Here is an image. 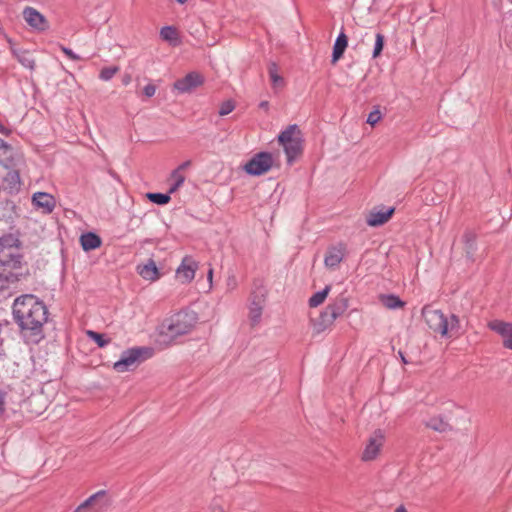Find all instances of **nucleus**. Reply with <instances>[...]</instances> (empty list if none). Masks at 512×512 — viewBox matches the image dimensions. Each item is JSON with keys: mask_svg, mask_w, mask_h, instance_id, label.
I'll list each match as a JSON object with an SVG mask.
<instances>
[{"mask_svg": "<svg viewBox=\"0 0 512 512\" xmlns=\"http://www.w3.org/2000/svg\"><path fill=\"white\" fill-rule=\"evenodd\" d=\"M47 314L45 304L32 294H25L14 300V319L22 329L39 331L47 321Z\"/></svg>", "mask_w": 512, "mask_h": 512, "instance_id": "f257e3e1", "label": "nucleus"}, {"mask_svg": "<svg viewBox=\"0 0 512 512\" xmlns=\"http://www.w3.org/2000/svg\"><path fill=\"white\" fill-rule=\"evenodd\" d=\"M198 321L193 311H179L164 319L159 326V335L165 343H171L177 338L192 332Z\"/></svg>", "mask_w": 512, "mask_h": 512, "instance_id": "f03ea898", "label": "nucleus"}, {"mask_svg": "<svg viewBox=\"0 0 512 512\" xmlns=\"http://www.w3.org/2000/svg\"><path fill=\"white\" fill-rule=\"evenodd\" d=\"M422 316L428 327L442 337H456L460 334L459 319L455 315L447 316L442 311L424 306Z\"/></svg>", "mask_w": 512, "mask_h": 512, "instance_id": "7ed1b4c3", "label": "nucleus"}, {"mask_svg": "<svg viewBox=\"0 0 512 512\" xmlns=\"http://www.w3.org/2000/svg\"><path fill=\"white\" fill-rule=\"evenodd\" d=\"M21 254L19 241L13 235H5L0 238V265L8 268H16L20 264Z\"/></svg>", "mask_w": 512, "mask_h": 512, "instance_id": "20e7f679", "label": "nucleus"}, {"mask_svg": "<svg viewBox=\"0 0 512 512\" xmlns=\"http://www.w3.org/2000/svg\"><path fill=\"white\" fill-rule=\"evenodd\" d=\"M279 143L283 146L288 162L291 163L301 152V132L297 125H289L278 136Z\"/></svg>", "mask_w": 512, "mask_h": 512, "instance_id": "39448f33", "label": "nucleus"}, {"mask_svg": "<svg viewBox=\"0 0 512 512\" xmlns=\"http://www.w3.org/2000/svg\"><path fill=\"white\" fill-rule=\"evenodd\" d=\"M150 356V348H131L122 352L120 359L114 363L113 368L119 373H124L133 369L141 359H146Z\"/></svg>", "mask_w": 512, "mask_h": 512, "instance_id": "423d86ee", "label": "nucleus"}, {"mask_svg": "<svg viewBox=\"0 0 512 512\" xmlns=\"http://www.w3.org/2000/svg\"><path fill=\"white\" fill-rule=\"evenodd\" d=\"M273 165V157L268 152L255 154L244 166L247 174L259 176L268 172Z\"/></svg>", "mask_w": 512, "mask_h": 512, "instance_id": "0eeeda50", "label": "nucleus"}, {"mask_svg": "<svg viewBox=\"0 0 512 512\" xmlns=\"http://www.w3.org/2000/svg\"><path fill=\"white\" fill-rule=\"evenodd\" d=\"M385 434L381 429L375 430L368 438L361 459L365 462L375 460L384 445Z\"/></svg>", "mask_w": 512, "mask_h": 512, "instance_id": "6e6552de", "label": "nucleus"}, {"mask_svg": "<svg viewBox=\"0 0 512 512\" xmlns=\"http://www.w3.org/2000/svg\"><path fill=\"white\" fill-rule=\"evenodd\" d=\"M198 269V263L191 256H185L176 270V277L181 283H190Z\"/></svg>", "mask_w": 512, "mask_h": 512, "instance_id": "1a4fd4ad", "label": "nucleus"}, {"mask_svg": "<svg viewBox=\"0 0 512 512\" xmlns=\"http://www.w3.org/2000/svg\"><path fill=\"white\" fill-rule=\"evenodd\" d=\"M488 327L502 337L505 348L512 350V323L495 319L488 323Z\"/></svg>", "mask_w": 512, "mask_h": 512, "instance_id": "9d476101", "label": "nucleus"}, {"mask_svg": "<svg viewBox=\"0 0 512 512\" xmlns=\"http://www.w3.org/2000/svg\"><path fill=\"white\" fill-rule=\"evenodd\" d=\"M23 17L26 23L34 30L45 31L49 27L45 16L35 8L26 7L23 10Z\"/></svg>", "mask_w": 512, "mask_h": 512, "instance_id": "9b49d317", "label": "nucleus"}, {"mask_svg": "<svg viewBox=\"0 0 512 512\" xmlns=\"http://www.w3.org/2000/svg\"><path fill=\"white\" fill-rule=\"evenodd\" d=\"M32 204L44 214H50L56 207L53 195L46 192H35L32 195Z\"/></svg>", "mask_w": 512, "mask_h": 512, "instance_id": "f8f14e48", "label": "nucleus"}, {"mask_svg": "<svg viewBox=\"0 0 512 512\" xmlns=\"http://www.w3.org/2000/svg\"><path fill=\"white\" fill-rule=\"evenodd\" d=\"M203 76L197 72H190L184 78L174 83V88L181 93H188L203 83Z\"/></svg>", "mask_w": 512, "mask_h": 512, "instance_id": "ddd939ff", "label": "nucleus"}, {"mask_svg": "<svg viewBox=\"0 0 512 512\" xmlns=\"http://www.w3.org/2000/svg\"><path fill=\"white\" fill-rule=\"evenodd\" d=\"M111 504L106 491L100 490L84 501V506L90 505L95 512H104Z\"/></svg>", "mask_w": 512, "mask_h": 512, "instance_id": "4468645a", "label": "nucleus"}, {"mask_svg": "<svg viewBox=\"0 0 512 512\" xmlns=\"http://www.w3.org/2000/svg\"><path fill=\"white\" fill-rule=\"evenodd\" d=\"M344 255L345 246L343 244L328 248L324 259L325 266L329 269H335L342 262Z\"/></svg>", "mask_w": 512, "mask_h": 512, "instance_id": "2eb2a0df", "label": "nucleus"}, {"mask_svg": "<svg viewBox=\"0 0 512 512\" xmlns=\"http://www.w3.org/2000/svg\"><path fill=\"white\" fill-rule=\"evenodd\" d=\"M394 213V208L388 209H374L372 210L366 219V222L371 227H377L386 223Z\"/></svg>", "mask_w": 512, "mask_h": 512, "instance_id": "dca6fc26", "label": "nucleus"}, {"mask_svg": "<svg viewBox=\"0 0 512 512\" xmlns=\"http://www.w3.org/2000/svg\"><path fill=\"white\" fill-rule=\"evenodd\" d=\"M138 274L146 281L154 282L161 276L158 267L153 259H148L147 262L137 266Z\"/></svg>", "mask_w": 512, "mask_h": 512, "instance_id": "f3484780", "label": "nucleus"}, {"mask_svg": "<svg viewBox=\"0 0 512 512\" xmlns=\"http://www.w3.org/2000/svg\"><path fill=\"white\" fill-rule=\"evenodd\" d=\"M18 161L19 158L13 148L4 140L0 139V164L4 168H10L12 166H17Z\"/></svg>", "mask_w": 512, "mask_h": 512, "instance_id": "a211bd4d", "label": "nucleus"}, {"mask_svg": "<svg viewBox=\"0 0 512 512\" xmlns=\"http://www.w3.org/2000/svg\"><path fill=\"white\" fill-rule=\"evenodd\" d=\"M348 308V300L345 297L337 298L332 304L326 307V311L330 314L331 319H337L341 316Z\"/></svg>", "mask_w": 512, "mask_h": 512, "instance_id": "6ab92c4d", "label": "nucleus"}, {"mask_svg": "<svg viewBox=\"0 0 512 512\" xmlns=\"http://www.w3.org/2000/svg\"><path fill=\"white\" fill-rule=\"evenodd\" d=\"M348 45V39L344 32H341L334 43L332 53V63H336L344 54Z\"/></svg>", "mask_w": 512, "mask_h": 512, "instance_id": "aec40b11", "label": "nucleus"}, {"mask_svg": "<svg viewBox=\"0 0 512 512\" xmlns=\"http://www.w3.org/2000/svg\"><path fill=\"white\" fill-rule=\"evenodd\" d=\"M80 243L84 251H91L100 247L101 238L95 233L88 232L80 237Z\"/></svg>", "mask_w": 512, "mask_h": 512, "instance_id": "412c9836", "label": "nucleus"}, {"mask_svg": "<svg viewBox=\"0 0 512 512\" xmlns=\"http://www.w3.org/2000/svg\"><path fill=\"white\" fill-rule=\"evenodd\" d=\"M16 167L17 166L6 168L7 173L3 177L4 183H6L11 190H18L21 184L19 171Z\"/></svg>", "mask_w": 512, "mask_h": 512, "instance_id": "4be33fe9", "label": "nucleus"}, {"mask_svg": "<svg viewBox=\"0 0 512 512\" xmlns=\"http://www.w3.org/2000/svg\"><path fill=\"white\" fill-rule=\"evenodd\" d=\"M379 299L382 305L390 310L401 309L405 306V302L394 294H383Z\"/></svg>", "mask_w": 512, "mask_h": 512, "instance_id": "5701e85b", "label": "nucleus"}, {"mask_svg": "<svg viewBox=\"0 0 512 512\" xmlns=\"http://www.w3.org/2000/svg\"><path fill=\"white\" fill-rule=\"evenodd\" d=\"M330 318V314L324 310L319 319L316 320L313 324V329H314V332L319 334V333H322L323 331H325L326 329H328L329 327H331L335 321V319H329Z\"/></svg>", "mask_w": 512, "mask_h": 512, "instance_id": "b1692460", "label": "nucleus"}, {"mask_svg": "<svg viewBox=\"0 0 512 512\" xmlns=\"http://www.w3.org/2000/svg\"><path fill=\"white\" fill-rule=\"evenodd\" d=\"M263 305L261 301L253 300L249 306V321L252 326L259 324L262 316Z\"/></svg>", "mask_w": 512, "mask_h": 512, "instance_id": "393cba45", "label": "nucleus"}, {"mask_svg": "<svg viewBox=\"0 0 512 512\" xmlns=\"http://www.w3.org/2000/svg\"><path fill=\"white\" fill-rule=\"evenodd\" d=\"M12 54L14 57L25 67L28 69H33L35 66V61L30 56L27 51L19 50L16 48H11Z\"/></svg>", "mask_w": 512, "mask_h": 512, "instance_id": "a878e982", "label": "nucleus"}, {"mask_svg": "<svg viewBox=\"0 0 512 512\" xmlns=\"http://www.w3.org/2000/svg\"><path fill=\"white\" fill-rule=\"evenodd\" d=\"M160 37L169 42L171 45L176 46L179 43L178 32L173 26H164L160 30Z\"/></svg>", "mask_w": 512, "mask_h": 512, "instance_id": "bb28decb", "label": "nucleus"}, {"mask_svg": "<svg viewBox=\"0 0 512 512\" xmlns=\"http://www.w3.org/2000/svg\"><path fill=\"white\" fill-rule=\"evenodd\" d=\"M269 77L274 89H279L284 86V79L278 72L276 63H271L268 67Z\"/></svg>", "mask_w": 512, "mask_h": 512, "instance_id": "cd10ccee", "label": "nucleus"}, {"mask_svg": "<svg viewBox=\"0 0 512 512\" xmlns=\"http://www.w3.org/2000/svg\"><path fill=\"white\" fill-rule=\"evenodd\" d=\"M185 175L183 173H179V171L173 170L169 177V194L176 192L185 182Z\"/></svg>", "mask_w": 512, "mask_h": 512, "instance_id": "c85d7f7f", "label": "nucleus"}, {"mask_svg": "<svg viewBox=\"0 0 512 512\" xmlns=\"http://www.w3.org/2000/svg\"><path fill=\"white\" fill-rule=\"evenodd\" d=\"M19 280L18 276L12 272L0 273V291L6 290L11 284H15Z\"/></svg>", "mask_w": 512, "mask_h": 512, "instance_id": "c756f323", "label": "nucleus"}, {"mask_svg": "<svg viewBox=\"0 0 512 512\" xmlns=\"http://www.w3.org/2000/svg\"><path fill=\"white\" fill-rule=\"evenodd\" d=\"M329 291H330V286H326L323 290L316 292L309 299L310 307H317V306L321 305L325 301Z\"/></svg>", "mask_w": 512, "mask_h": 512, "instance_id": "7c9ffc66", "label": "nucleus"}, {"mask_svg": "<svg viewBox=\"0 0 512 512\" xmlns=\"http://www.w3.org/2000/svg\"><path fill=\"white\" fill-rule=\"evenodd\" d=\"M87 335L88 337L93 340L94 342L97 343V345L101 348L107 346L110 342V339L109 338H106L104 334H100L98 332H95V331H87Z\"/></svg>", "mask_w": 512, "mask_h": 512, "instance_id": "2f4dec72", "label": "nucleus"}, {"mask_svg": "<svg viewBox=\"0 0 512 512\" xmlns=\"http://www.w3.org/2000/svg\"><path fill=\"white\" fill-rule=\"evenodd\" d=\"M146 196H147V198L151 202H153L155 204H158V205H165L171 199L169 193L168 194H163V193H147Z\"/></svg>", "mask_w": 512, "mask_h": 512, "instance_id": "473e14b6", "label": "nucleus"}, {"mask_svg": "<svg viewBox=\"0 0 512 512\" xmlns=\"http://www.w3.org/2000/svg\"><path fill=\"white\" fill-rule=\"evenodd\" d=\"M426 425H427V427H429L435 431H438V432H445L449 428V425L446 422H444L442 419H439V418L430 419Z\"/></svg>", "mask_w": 512, "mask_h": 512, "instance_id": "72a5a7b5", "label": "nucleus"}, {"mask_svg": "<svg viewBox=\"0 0 512 512\" xmlns=\"http://www.w3.org/2000/svg\"><path fill=\"white\" fill-rule=\"evenodd\" d=\"M384 41H385L384 36L381 33H377L375 36V44H374V49H373V53H372L373 58H377L378 56H380V54L383 50V47H384Z\"/></svg>", "mask_w": 512, "mask_h": 512, "instance_id": "f704fd0d", "label": "nucleus"}, {"mask_svg": "<svg viewBox=\"0 0 512 512\" xmlns=\"http://www.w3.org/2000/svg\"><path fill=\"white\" fill-rule=\"evenodd\" d=\"M119 68L117 66L105 67L100 72V79L103 81H109L117 72Z\"/></svg>", "mask_w": 512, "mask_h": 512, "instance_id": "c9c22d12", "label": "nucleus"}, {"mask_svg": "<svg viewBox=\"0 0 512 512\" xmlns=\"http://www.w3.org/2000/svg\"><path fill=\"white\" fill-rule=\"evenodd\" d=\"M235 108L234 103L231 100L223 102L219 109V115L225 116L231 113Z\"/></svg>", "mask_w": 512, "mask_h": 512, "instance_id": "e433bc0d", "label": "nucleus"}, {"mask_svg": "<svg viewBox=\"0 0 512 512\" xmlns=\"http://www.w3.org/2000/svg\"><path fill=\"white\" fill-rule=\"evenodd\" d=\"M204 512H225V509L219 499H214Z\"/></svg>", "mask_w": 512, "mask_h": 512, "instance_id": "4c0bfd02", "label": "nucleus"}, {"mask_svg": "<svg viewBox=\"0 0 512 512\" xmlns=\"http://www.w3.org/2000/svg\"><path fill=\"white\" fill-rule=\"evenodd\" d=\"M381 118H382V114H381L380 110L375 109L369 113V115L367 117V123L374 126L381 120Z\"/></svg>", "mask_w": 512, "mask_h": 512, "instance_id": "58836bf2", "label": "nucleus"}, {"mask_svg": "<svg viewBox=\"0 0 512 512\" xmlns=\"http://www.w3.org/2000/svg\"><path fill=\"white\" fill-rule=\"evenodd\" d=\"M237 285H238V282H237L236 276L233 275V274L229 275L227 280H226L227 290L228 291H233L234 289H236Z\"/></svg>", "mask_w": 512, "mask_h": 512, "instance_id": "ea45409f", "label": "nucleus"}, {"mask_svg": "<svg viewBox=\"0 0 512 512\" xmlns=\"http://www.w3.org/2000/svg\"><path fill=\"white\" fill-rule=\"evenodd\" d=\"M61 50L63 51V53L71 60L73 61H76V60H79L80 59V56L77 55L76 53H74L71 49L65 47V46H61Z\"/></svg>", "mask_w": 512, "mask_h": 512, "instance_id": "a19ab883", "label": "nucleus"}, {"mask_svg": "<svg viewBox=\"0 0 512 512\" xmlns=\"http://www.w3.org/2000/svg\"><path fill=\"white\" fill-rule=\"evenodd\" d=\"M155 92H156V87H155V85H153V84H148V85H146V86L144 87V89H143V93H144V94H145V96H147V97H152V96H154Z\"/></svg>", "mask_w": 512, "mask_h": 512, "instance_id": "79ce46f5", "label": "nucleus"}, {"mask_svg": "<svg viewBox=\"0 0 512 512\" xmlns=\"http://www.w3.org/2000/svg\"><path fill=\"white\" fill-rule=\"evenodd\" d=\"M74 512H95L92 510V507L90 505L84 506V502L81 503Z\"/></svg>", "mask_w": 512, "mask_h": 512, "instance_id": "37998d69", "label": "nucleus"}, {"mask_svg": "<svg viewBox=\"0 0 512 512\" xmlns=\"http://www.w3.org/2000/svg\"><path fill=\"white\" fill-rule=\"evenodd\" d=\"M191 165V161L190 160H187L185 162H183L182 164H180L176 169L175 171H179V173H183V171L187 168H189Z\"/></svg>", "mask_w": 512, "mask_h": 512, "instance_id": "c03bdc74", "label": "nucleus"}, {"mask_svg": "<svg viewBox=\"0 0 512 512\" xmlns=\"http://www.w3.org/2000/svg\"><path fill=\"white\" fill-rule=\"evenodd\" d=\"M11 130L4 126L3 124L0 123V133L3 134V135H8L10 134Z\"/></svg>", "mask_w": 512, "mask_h": 512, "instance_id": "a18cd8bd", "label": "nucleus"}, {"mask_svg": "<svg viewBox=\"0 0 512 512\" xmlns=\"http://www.w3.org/2000/svg\"><path fill=\"white\" fill-rule=\"evenodd\" d=\"M207 278H208V281L210 283H212V278H213V269L212 268L209 269L208 274H207Z\"/></svg>", "mask_w": 512, "mask_h": 512, "instance_id": "49530a36", "label": "nucleus"}, {"mask_svg": "<svg viewBox=\"0 0 512 512\" xmlns=\"http://www.w3.org/2000/svg\"><path fill=\"white\" fill-rule=\"evenodd\" d=\"M395 512H407V510L404 506L401 505L396 508Z\"/></svg>", "mask_w": 512, "mask_h": 512, "instance_id": "de8ad7c7", "label": "nucleus"}, {"mask_svg": "<svg viewBox=\"0 0 512 512\" xmlns=\"http://www.w3.org/2000/svg\"><path fill=\"white\" fill-rule=\"evenodd\" d=\"M176 2L180 5H183L188 2V0H176Z\"/></svg>", "mask_w": 512, "mask_h": 512, "instance_id": "09e8293b", "label": "nucleus"}, {"mask_svg": "<svg viewBox=\"0 0 512 512\" xmlns=\"http://www.w3.org/2000/svg\"><path fill=\"white\" fill-rule=\"evenodd\" d=\"M260 106L262 108H266L268 106V102L264 101V102H261Z\"/></svg>", "mask_w": 512, "mask_h": 512, "instance_id": "8fccbe9b", "label": "nucleus"}, {"mask_svg": "<svg viewBox=\"0 0 512 512\" xmlns=\"http://www.w3.org/2000/svg\"><path fill=\"white\" fill-rule=\"evenodd\" d=\"M401 357H402L403 362L406 363L405 357H403V355H401Z\"/></svg>", "mask_w": 512, "mask_h": 512, "instance_id": "3c124183", "label": "nucleus"}]
</instances>
